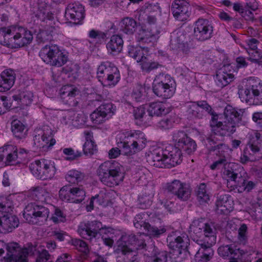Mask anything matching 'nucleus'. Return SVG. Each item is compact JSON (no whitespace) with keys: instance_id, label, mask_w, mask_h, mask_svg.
<instances>
[{"instance_id":"4468645a","label":"nucleus","mask_w":262,"mask_h":262,"mask_svg":"<svg viewBox=\"0 0 262 262\" xmlns=\"http://www.w3.org/2000/svg\"><path fill=\"white\" fill-rule=\"evenodd\" d=\"M29 169L34 177L43 180L51 179L56 171L54 162L46 159L36 160L31 163Z\"/></svg>"},{"instance_id":"9d476101","label":"nucleus","mask_w":262,"mask_h":262,"mask_svg":"<svg viewBox=\"0 0 262 262\" xmlns=\"http://www.w3.org/2000/svg\"><path fill=\"white\" fill-rule=\"evenodd\" d=\"M238 94L241 101L249 105L262 103V80L250 77L245 88H239Z\"/></svg>"},{"instance_id":"a211bd4d","label":"nucleus","mask_w":262,"mask_h":262,"mask_svg":"<svg viewBox=\"0 0 262 262\" xmlns=\"http://www.w3.org/2000/svg\"><path fill=\"white\" fill-rule=\"evenodd\" d=\"M0 162L6 157V162L8 164H13L15 163H20L24 161L26 157L27 151L23 148L17 147L12 145H7L0 148Z\"/></svg>"},{"instance_id":"603ef678","label":"nucleus","mask_w":262,"mask_h":262,"mask_svg":"<svg viewBox=\"0 0 262 262\" xmlns=\"http://www.w3.org/2000/svg\"><path fill=\"white\" fill-rule=\"evenodd\" d=\"M90 119L93 123L96 125L102 124L107 120L98 107L90 115Z\"/></svg>"},{"instance_id":"5fc2aeb1","label":"nucleus","mask_w":262,"mask_h":262,"mask_svg":"<svg viewBox=\"0 0 262 262\" xmlns=\"http://www.w3.org/2000/svg\"><path fill=\"white\" fill-rule=\"evenodd\" d=\"M254 186V184L252 181L247 182L243 178L240 179L235 189H237L238 192H243L244 191L248 192L252 190Z\"/></svg>"},{"instance_id":"5701e85b","label":"nucleus","mask_w":262,"mask_h":262,"mask_svg":"<svg viewBox=\"0 0 262 262\" xmlns=\"http://www.w3.org/2000/svg\"><path fill=\"white\" fill-rule=\"evenodd\" d=\"M66 16L75 23H79L84 18V7L78 2L69 4L66 10Z\"/></svg>"},{"instance_id":"e2e57ef3","label":"nucleus","mask_w":262,"mask_h":262,"mask_svg":"<svg viewBox=\"0 0 262 262\" xmlns=\"http://www.w3.org/2000/svg\"><path fill=\"white\" fill-rule=\"evenodd\" d=\"M63 153L67 156L66 160L70 161L74 160L81 156V152L75 151L72 148H64L63 149Z\"/></svg>"},{"instance_id":"7c9ffc66","label":"nucleus","mask_w":262,"mask_h":262,"mask_svg":"<svg viewBox=\"0 0 262 262\" xmlns=\"http://www.w3.org/2000/svg\"><path fill=\"white\" fill-rule=\"evenodd\" d=\"M259 147L248 144L243 153L241 157V161L242 163H246L248 161H254L259 159Z\"/></svg>"},{"instance_id":"473e14b6","label":"nucleus","mask_w":262,"mask_h":262,"mask_svg":"<svg viewBox=\"0 0 262 262\" xmlns=\"http://www.w3.org/2000/svg\"><path fill=\"white\" fill-rule=\"evenodd\" d=\"M144 13L147 16L148 24H154L156 21V15L160 13V7L156 4H146L143 7Z\"/></svg>"},{"instance_id":"ea45409f","label":"nucleus","mask_w":262,"mask_h":262,"mask_svg":"<svg viewBox=\"0 0 262 262\" xmlns=\"http://www.w3.org/2000/svg\"><path fill=\"white\" fill-rule=\"evenodd\" d=\"M50 6L45 3H41L36 14L37 16L42 21L51 20L53 15L50 11Z\"/></svg>"},{"instance_id":"cd10ccee","label":"nucleus","mask_w":262,"mask_h":262,"mask_svg":"<svg viewBox=\"0 0 262 262\" xmlns=\"http://www.w3.org/2000/svg\"><path fill=\"white\" fill-rule=\"evenodd\" d=\"M229 67L230 65L224 66L216 73L215 82L221 88L228 85L234 79V75L233 74L226 72Z\"/></svg>"},{"instance_id":"338daca9","label":"nucleus","mask_w":262,"mask_h":262,"mask_svg":"<svg viewBox=\"0 0 262 262\" xmlns=\"http://www.w3.org/2000/svg\"><path fill=\"white\" fill-rule=\"evenodd\" d=\"M185 36L183 34H181L178 38H173L171 40L172 45L173 48L178 49H183L187 47V45L184 42Z\"/></svg>"},{"instance_id":"f03ea898","label":"nucleus","mask_w":262,"mask_h":262,"mask_svg":"<svg viewBox=\"0 0 262 262\" xmlns=\"http://www.w3.org/2000/svg\"><path fill=\"white\" fill-rule=\"evenodd\" d=\"M242 111H237L231 105H227L224 112V120L217 121L216 116H213L210 122L211 134L207 138L209 143H217L222 141L228 133H233L242 118Z\"/></svg>"},{"instance_id":"aec40b11","label":"nucleus","mask_w":262,"mask_h":262,"mask_svg":"<svg viewBox=\"0 0 262 262\" xmlns=\"http://www.w3.org/2000/svg\"><path fill=\"white\" fill-rule=\"evenodd\" d=\"M42 60L53 66L61 67L68 60V55L62 50H41L39 53Z\"/></svg>"},{"instance_id":"58836bf2","label":"nucleus","mask_w":262,"mask_h":262,"mask_svg":"<svg viewBox=\"0 0 262 262\" xmlns=\"http://www.w3.org/2000/svg\"><path fill=\"white\" fill-rule=\"evenodd\" d=\"M34 97L33 93L30 91L25 90L20 92L18 95L13 96V99L16 101H19L21 104L24 106L30 105Z\"/></svg>"},{"instance_id":"c85d7f7f","label":"nucleus","mask_w":262,"mask_h":262,"mask_svg":"<svg viewBox=\"0 0 262 262\" xmlns=\"http://www.w3.org/2000/svg\"><path fill=\"white\" fill-rule=\"evenodd\" d=\"M147 112L150 116H161L170 112L168 105L161 101L152 102L149 104Z\"/></svg>"},{"instance_id":"f704fd0d","label":"nucleus","mask_w":262,"mask_h":262,"mask_svg":"<svg viewBox=\"0 0 262 262\" xmlns=\"http://www.w3.org/2000/svg\"><path fill=\"white\" fill-rule=\"evenodd\" d=\"M139 42L154 43L157 39V34L145 29L140 30L137 35Z\"/></svg>"},{"instance_id":"49530a36","label":"nucleus","mask_w":262,"mask_h":262,"mask_svg":"<svg viewBox=\"0 0 262 262\" xmlns=\"http://www.w3.org/2000/svg\"><path fill=\"white\" fill-rule=\"evenodd\" d=\"M133 113L137 123L141 124L143 122H146L147 115L146 114V108L144 106H141L135 108Z\"/></svg>"},{"instance_id":"8fccbe9b","label":"nucleus","mask_w":262,"mask_h":262,"mask_svg":"<svg viewBox=\"0 0 262 262\" xmlns=\"http://www.w3.org/2000/svg\"><path fill=\"white\" fill-rule=\"evenodd\" d=\"M128 55L141 63L147 59V50H129Z\"/></svg>"},{"instance_id":"a878e982","label":"nucleus","mask_w":262,"mask_h":262,"mask_svg":"<svg viewBox=\"0 0 262 262\" xmlns=\"http://www.w3.org/2000/svg\"><path fill=\"white\" fill-rule=\"evenodd\" d=\"M234 202L232 197L227 194L220 195L216 202L218 213L227 214L233 209Z\"/></svg>"},{"instance_id":"1a4fd4ad","label":"nucleus","mask_w":262,"mask_h":262,"mask_svg":"<svg viewBox=\"0 0 262 262\" xmlns=\"http://www.w3.org/2000/svg\"><path fill=\"white\" fill-rule=\"evenodd\" d=\"M0 34L9 39V45L13 48H21L30 44L33 39L31 32L28 29L18 26L3 28Z\"/></svg>"},{"instance_id":"680f3d73","label":"nucleus","mask_w":262,"mask_h":262,"mask_svg":"<svg viewBox=\"0 0 262 262\" xmlns=\"http://www.w3.org/2000/svg\"><path fill=\"white\" fill-rule=\"evenodd\" d=\"M249 59L253 62H262L261 50H248Z\"/></svg>"},{"instance_id":"79ce46f5","label":"nucleus","mask_w":262,"mask_h":262,"mask_svg":"<svg viewBox=\"0 0 262 262\" xmlns=\"http://www.w3.org/2000/svg\"><path fill=\"white\" fill-rule=\"evenodd\" d=\"M84 178V174L76 169H72L67 172L65 179L69 183L76 184L81 181Z\"/></svg>"},{"instance_id":"a19ab883","label":"nucleus","mask_w":262,"mask_h":262,"mask_svg":"<svg viewBox=\"0 0 262 262\" xmlns=\"http://www.w3.org/2000/svg\"><path fill=\"white\" fill-rule=\"evenodd\" d=\"M32 247V251L30 253L33 254H36L37 255L36 262H48L50 259L51 255L49 254L48 252L45 249L41 247Z\"/></svg>"},{"instance_id":"6e6d98bb","label":"nucleus","mask_w":262,"mask_h":262,"mask_svg":"<svg viewBox=\"0 0 262 262\" xmlns=\"http://www.w3.org/2000/svg\"><path fill=\"white\" fill-rule=\"evenodd\" d=\"M145 214L141 213L137 214L134 221V226L136 228L141 229L142 228L145 231L147 227H149V223H146L143 220Z\"/></svg>"},{"instance_id":"72a5a7b5","label":"nucleus","mask_w":262,"mask_h":262,"mask_svg":"<svg viewBox=\"0 0 262 262\" xmlns=\"http://www.w3.org/2000/svg\"><path fill=\"white\" fill-rule=\"evenodd\" d=\"M11 130L14 136L18 139H23L27 136L26 126L19 120H14L11 123Z\"/></svg>"},{"instance_id":"393cba45","label":"nucleus","mask_w":262,"mask_h":262,"mask_svg":"<svg viewBox=\"0 0 262 262\" xmlns=\"http://www.w3.org/2000/svg\"><path fill=\"white\" fill-rule=\"evenodd\" d=\"M167 241L170 248L173 250H180L185 251L188 244L189 239L188 236L184 233L177 235L176 233H173L168 236Z\"/></svg>"},{"instance_id":"b1692460","label":"nucleus","mask_w":262,"mask_h":262,"mask_svg":"<svg viewBox=\"0 0 262 262\" xmlns=\"http://www.w3.org/2000/svg\"><path fill=\"white\" fill-rule=\"evenodd\" d=\"M189 5L184 0H175L172 5V12L173 16L178 20L184 21L189 16Z\"/></svg>"},{"instance_id":"20e7f679","label":"nucleus","mask_w":262,"mask_h":262,"mask_svg":"<svg viewBox=\"0 0 262 262\" xmlns=\"http://www.w3.org/2000/svg\"><path fill=\"white\" fill-rule=\"evenodd\" d=\"M117 145L123 155L133 156L142 150L147 145L145 134L139 130H130L119 133L117 136Z\"/></svg>"},{"instance_id":"774afa93","label":"nucleus","mask_w":262,"mask_h":262,"mask_svg":"<svg viewBox=\"0 0 262 262\" xmlns=\"http://www.w3.org/2000/svg\"><path fill=\"white\" fill-rule=\"evenodd\" d=\"M186 251L174 250L171 258L173 262H183L185 258Z\"/></svg>"},{"instance_id":"37998d69","label":"nucleus","mask_w":262,"mask_h":262,"mask_svg":"<svg viewBox=\"0 0 262 262\" xmlns=\"http://www.w3.org/2000/svg\"><path fill=\"white\" fill-rule=\"evenodd\" d=\"M249 141L248 144L254 146L262 147V131L252 130L249 133Z\"/></svg>"},{"instance_id":"052dcab7","label":"nucleus","mask_w":262,"mask_h":262,"mask_svg":"<svg viewBox=\"0 0 262 262\" xmlns=\"http://www.w3.org/2000/svg\"><path fill=\"white\" fill-rule=\"evenodd\" d=\"M83 151L85 155H93L97 151V145L94 141H85L83 146Z\"/></svg>"},{"instance_id":"13d9d810","label":"nucleus","mask_w":262,"mask_h":262,"mask_svg":"<svg viewBox=\"0 0 262 262\" xmlns=\"http://www.w3.org/2000/svg\"><path fill=\"white\" fill-rule=\"evenodd\" d=\"M248 227L243 224L241 225L238 230L237 238L240 243L245 244L248 239Z\"/></svg>"},{"instance_id":"a18cd8bd","label":"nucleus","mask_w":262,"mask_h":262,"mask_svg":"<svg viewBox=\"0 0 262 262\" xmlns=\"http://www.w3.org/2000/svg\"><path fill=\"white\" fill-rule=\"evenodd\" d=\"M98 108L107 120L112 117V116L115 114V112L116 111V106L112 103L102 104L98 107Z\"/></svg>"},{"instance_id":"69168bd1","label":"nucleus","mask_w":262,"mask_h":262,"mask_svg":"<svg viewBox=\"0 0 262 262\" xmlns=\"http://www.w3.org/2000/svg\"><path fill=\"white\" fill-rule=\"evenodd\" d=\"M89 37L91 38L96 39L98 41L104 40L106 37V34L102 31L92 29L89 32Z\"/></svg>"},{"instance_id":"c9c22d12","label":"nucleus","mask_w":262,"mask_h":262,"mask_svg":"<svg viewBox=\"0 0 262 262\" xmlns=\"http://www.w3.org/2000/svg\"><path fill=\"white\" fill-rule=\"evenodd\" d=\"M197 200L200 204L208 203L210 200V193L205 183H201L196 191Z\"/></svg>"},{"instance_id":"39448f33","label":"nucleus","mask_w":262,"mask_h":262,"mask_svg":"<svg viewBox=\"0 0 262 262\" xmlns=\"http://www.w3.org/2000/svg\"><path fill=\"white\" fill-rule=\"evenodd\" d=\"M189 232L194 241L206 248L211 247L216 243L213 226L204 220H194L190 225Z\"/></svg>"},{"instance_id":"bf43d9fd","label":"nucleus","mask_w":262,"mask_h":262,"mask_svg":"<svg viewBox=\"0 0 262 262\" xmlns=\"http://www.w3.org/2000/svg\"><path fill=\"white\" fill-rule=\"evenodd\" d=\"M71 187L69 186H63L59 191V198L66 202H71Z\"/></svg>"},{"instance_id":"864d4df0","label":"nucleus","mask_w":262,"mask_h":262,"mask_svg":"<svg viewBox=\"0 0 262 262\" xmlns=\"http://www.w3.org/2000/svg\"><path fill=\"white\" fill-rule=\"evenodd\" d=\"M70 243L74 246L77 250L82 253L86 254L89 252L87 244L81 239L77 238L72 239Z\"/></svg>"},{"instance_id":"f8f14e48","label":"nucleus","mask_w":262,"mask_h":262,"mask_svg":"<svg viewBox=\"0 0 262 262\" xmlns=\"http://www.w3.org/2000/svg\"><path fill=\"white\" fill-rule=\"evenodd\" d=\"M50 214L49 209L36 203L29 204L25 208L24 217L28 223L32 225H43L48 220Z\"/></svg>"},{"instance_id":"dca6fc26","label":"nucleus","mask_w":262,"mask_h":262,"mask_svg":"<svg viewBox=\"0 0 262 262\" xmlns=\"http://www.w3.org/2000/svg\"><path fill=\"white\" fill-rule=\"evenodd\" d=\"M217 252L224 258H229L228 262L251 261V253L245 252L233 244L220 246Z\"/></svg>"},{"instance_id":"423d86ee","label":"nucleus","mask_w":262,"mask_h":262,"mask_svg":"<svg viewBox=\"0 0 262 262\" xmlns=\"http://www.w3.org/2000/svg\"><path fill=\"white\" fill-rule=\"evenodd\" d=\"M97 175L104 185L111 187L119 185L124 178L120 164L111 161L102 163L97 170Z\"/></svg>"},{"instance_id":"f257e3e1","label":"nucleus","mask_w":262,"mask_h":262,"mask_svg":"<svg viewBox=\"0 0 262 262\" xmlns=\"http://www.w3.org/2000/svg\"><path fill=\"white\" fill-rule=\"evenodd\" d=\"M175 146H168L164 149L158 148L147 156V161L157 167L170 168L181 163L182 152L181 149L187 154H191L196 149L195 141L189 138L184 132H174L172 136Z\"/></svg>"},{"instance_id":"0e129e2a","label":"nucleus","mask_w":262,"mask_h":262,"mask_svg":"<svg viewBox=\"0 0 262 262\" xmlns=\"http://www.w3.org/2000/svg\"><path fill=\"white\" fill-rule=\"evenodd\" d=\"M145 231H147V234L150 236L159 237L160 235L165 232L166 229L163 227H160L159 228L156 227H151L149 224V227L147 228Z\"/></svg>"},{"instance_id":"c03bdc74","label":"nucleus","mask_w":262,"mask_h":262,"mask_svg":"<svg viewBox=\"0 0 262 262\" xmlns=\"http://www.w3.org/2000/svg\"><path fill=\"white\" fill-rule=\"evenodd\" d=\"M71 202L79 203L81 202L85 195V191L81 188L71 187Z\"/></svg>"},{"instance_id":"4d7b16f0","label":"nucleus","mask_w":262,"mask_h":262,"mask_svg":"<svg viewBox=\"0 0 262 262\" xmlns=\"http://www.w3.org/2000/svg\"><path fill=\"white\" fill-rule=\"evenodd\" d=\"M213 150L216 151V155L225 158H226L229 151H231L229 147L224 143H219L213 146Z\"/></svg>"},{"instance_id":"412c9836","label":"nucleus","mask_w":262,"mask_h":262,"mask_svg":"<svg viewBox=\"0 0 262 262\" xmlns=\"http://www.w3.org/2000/svg\"><path fill=\"white\" fill-rule=\"evenodd\" d=\"M237 166L234 163H229L226 165L223 171V177L227 180V186L230 191L235 189L242 177H238V174L234 169Z\"/></svg>"},{"instance_id":"7ed1b4c3","label":"nucleus","mask_w":262,"mask_h":262,"mask_svg":"<svg viewBox=\"0 0 262 262\" xmlns=\"http://www.w3.org/2000/svg\"><path fill=\"white\" fill-rule=\"evenodd\" d=\"M147 235L140 233L137 235H124L117 242L116 252L117 262H134L136 259L137 250L144 249Z\"/></svg>"},{"instance_id":"6ab92c4d","label":"nucleus","mask_w":262,"mask_h":262,"mask_svg":"<svg viewBox=\"0 0 262 262\" xmlns=\"http://www.w3.org/2000/svg\"><path fill=\"white\" fill-rule=\"evenodd\" d=\"M165 189L181 201H187L191 196L192 189L190 185L179 180H174L167 183Z\"/></svg>"},{"instance_id":"9b49d317","label":"nucleus","mask_w":262,"mask_h":262,"mask_svg":"<svg viewBox=\"0 0 262 262\" xmlns=\"http://www.w3.org/2000/svg\"><path fill=\"white\" fill-rule=\"evenodd\" d=\"M176 86L174 79L170 75L160 73L156 76L154 80L152 90L158 97L169 99L174 94Z\"/></svg>"},{"instance_id":"e433bc0d","label":"nucleus","mask_w":262,"mask_h":262,"mask_svg":"<svg viewBox=\"0 0 262 262\" xmlns=\"http://www.w3.org/2000/svg\"><path fill=\"white\" fill-rule=\"evenodd\" d=\"M213 251L210 247L206 248L204 246H201L195 255L196 262H207L213 255Z\"/></svg>"},{"instance_id":"4be33fe9","label":"nucleus","mask_w":262,"mask_h":262,"mask_svg":"<svg viewBox=\"0 0 262 262\" xmlns=\"http://www.w3.org/2000/svg\"><path fill=\"white\" fill-rule=\"evenodd\" d=\"M194 31L198 39L205 40L211 37L212 28L207 20L199 19L195 22Z\"/></svg>"},{"instance_id":"ddd939ff","label":"nucleus","mask_w":262,"mask_h":262,"mask_svg":"<svg viewBox=\"0 0 262 262\" xmlns=\"http://www.w3.org/2000/svg\"><path fill=\"white\" fill-rule=\"evenodd\" d=\"M97 77L104 86H114L120 79L118 68L108 62H102L98 66Z\"/></svg>"},{"instance_id":"6e6552de","label":"nucleus","mask_w":262,"mask_h":262,"mask_svg":"<svg viewBox=\"0 0 262 262\" xmlns=\"http://www.w3.org/2000/svg\"><path fill=\"white\" fill-rule=\"evenodd\" d=\"M13 203L11 196L0 197V232L9 233L18 227V218L12 214Z\"/></svg>"},{"instance_id":"3c124183","label":"nucleus","mask_w":262,"mask_h":262,"mask_svg":"<svg viewBox=\"0 0 262 262\" xmlns=\"http://www.w3.org/2000/svg\"><path fill=\"white\" fill-rule=\"evenodd\" d=\"M145 86L141 84H137L134 86L132 97L136 101H140L145 95Z\"/></svg>"},{"instance_id":"bb28decb","label":"nucleus","mask_w":262,"mask_h":262,"mask_svg":"<svg viewBox=\"0 0 262 262\" xmlns=\"http://www.w3.org/2000/svg\"><path fill=\"white\" fill-rule=\"evenodd\" d=\"M16 79L13 70L7 69L0 74V92H4L9 90L14 85Z\"/></svg>"},{"instance_id":"de8ad7c7","label":"nucleus","mask_w":262,"mask_h":262,"mask_svg":"<svg viewBox=\"0 0 262 262\" xmlns=\"http://www.w3.org/2000/svg\"><path fill=\"white\" fill-rule=\"evenodd\" d=\"M123 46V41L122 37L118 35H115L111 37L110 41L107 43V49H119Z\"/></svg>"},{"instance_id":"0eeeda50","label":"nucleus","mask_w":262,"mask_h":262,"mask_svg":"<svg viewBox=\"0 0 262 262\" xmlns=\"http://www.w3.org/2000/svg\"><path fill=\"white\" fill-rule=\"evenodd\" d=\"M32 249L22 247L16 242L0 241V262H28L27 257Z\"/></svg>"},{"instance_id":"f3484780","label":"nucleus","mask_w":262,"mask_h":262,"mask_svg":"<svg viewBox=\"0 0 262 262\" xmlns=\"http://www.w3.org/2000/svg\"><path fill=\"white\" fill-rule=\"evenodd\" d=\"M34 144L38 148L48 149L54 145L56 141L53 138V131L48 125H44L35 130Z\"/></svg>"},{"instance_id":"2eb2a0df","label":"nucleus","mask_w":262,"mask_h":262,"mask_svg":"<svg viewBox=\"0 0 262 262\" xmlns=\"http://www.w3.org/2000/svg\"><path fill=\"white\" fill-rule=\"evenodd\" d=\"M77 231L81 237L90 241L94 239L98 234L102 235L110 232V229L97 221L80 223Z\"/></svg>"},{"instance_id":"2f4dec72","label":"nucleus","mask_w":262,"mask_h":262,"mask_svg":"<svg viewBox=\"0 0 262 262\" xmlns=\"http://www.w3.org/2000/svg\"><path fill=\"white\" fill-rule=\"evenodd\" d=\"M30 197L34 200L46 202L50 198V192L45 186H37L29 190Z\"/></svg>"},{"instance_id":"4c0bfd02","label":"nucleus","mask_w":262,"mask_h":262,"mask_svg":"<svg viewBox=\"0 0 262 262\" xmlns=\"http://www.w3.org/2000/svg\"><path fill=\"white\" fill-rule=\"evenodd\" d=\"M120 30L128 34H133L137 26L136 21L133 18L126 17L122 19L119 24Z\"/></svg>"},{"instance_id":"09e8293b","label":"nucleus","mask_w":262,"mask_h":262,"mask_svg":"<svg viewBox=\"0 0 262 262\" xmlns=\"http://www.w3.org/2000/svg\"><path fill=\"white\" fill-rule=\"evenodd\" d=\"M155 194V191L152 186L146 188L140 197V201L143 203L150 205Z\"/></svg>"},{"instance_id":"c756f323","label":"nucleus","mask_w":262,"mask_h":262,"mask_svg":"<svg viewBox=\"0 0 262 262\" xmlns=\"http://www.w3.org/2000/svg\"><path fill=\"white\" fill-rule=\"evenodd\" d=\"M79 90L73 85L67 84L62 86L59 90V95L64 103H69L79 94Z\"/></svg>"}]
</instances>
